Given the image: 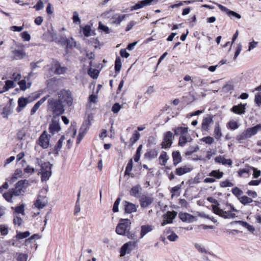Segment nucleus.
<instances>
[{"mask_svg":"<svg viewBox=\"0 0 261 261\" xmlns=\"http://www.w3.org/2000/svg\"><path fill=\"white\" fill-rule=\"evenodd\" d=\"M30 235V232L28 231H25L23 232H21L20 231H17V234L15 236V238L17 240H21V239H23L24 238H27Z\"/></svg>","mask_w":261,"mask_h":261,"instance_id":"nucleus-34","label":"nucleus"},{"mask_svg":"<svg viewBox=\"0 0 261 261\" xmlns=\"http://www.w3.org/2000/svg\"><path fill=\"white\" fill-rule=\"evenodd\" d=\"M126 15H120L119 14H116L114 15L111 18V22L114 24H119L125 18Z\"/></svg>","mask_w":261,"mask_h":261,"instance_id":"nucleus-22","label":"nucleus"},{"mask_svg":"<svg viewBox=\"0 0 261 261\" xmlns=\"http://www.w3.org/2000/svg\"><path fill=\"white\" fill-rule=\"evenodd\" d=\"M158 0H143L138 2L136 5L130 7V10L134 11L141 9L145 6H149L155 2L156 3Z\"/></svg>","mask_w":261,"mask_h":261,"instance_id":"nucleus-14","label":"nucleus"},{"mask_svg":"<svg viewBox=\"0 0 261 261\" xmlns=\"http://www.w3.org/2000/svg\"><path fill=\"white\" fill-rule=\"evenodd\" d=\"M200 140L209 145H211L214 142V139L210 136L203 137L201 138Z\"/></svg>","mask_w":261,"mask_h":261,"instance_id":"nucleus-47","label":"nucleus"},{"mask_svg":"<svg viewBox=\"0 0 261 261\" xmlns=\"http://www.w3.org/2000/svg\"><path fill=\"white\" fill-rule=\"evenodd\" d=\"M22 175V172L20 170L17 169L12 175L11 178V181L14 182L18 178L21 177Z\"/></svg>","mask_w":261,"mask_h":261,"instance_id":"nucleus-37","label":"nucleus"},{"mask_svg":"<svg viewBox=\"0 0 261 261\" xmlns=\"http://www.w3.org/2000/svg\"><path fill=\"white\" fill-rule=\"evenodd\" d=\"M61 129L59 120L54 119L49 125V132L51 135L58 133Z\"/></svg>","mask_w":261,"mask_h":261,"instance_id":"nucleus-12","label":"nucleus"},{"mask_svg":"<svg viewBox=\"0 0 261 261\" xmlns=\"http://www.w3.org/2000/svg\"><path fill=\"white\" fill-rule=\"evenodd\" d=\"M58 99L63 104L70 106L72 104L73 98L69 90L62 89L58 93Z\"/></svg>","mask_w":261,"mask_h":261,"instance_id":"nucleus-5","label":"nucleus"},{"mask_svg":"<svg viewBox=\"0 0 261 261\" xmlns=\"http://www.w3.org/2000/svg\"><path fill=\"white\" fill-rule=\"evenodd\" d=\"M176 214V212L174 211L167 212L163 216L164 220L161 224L162 226H164L167 224L171 223L172 222L173 219L175 218Z\"/></svg>","mask_w":261,"mask_h":261,"instance_id":"nucleus-15","label":"nucleus"},{"mask_svg":"<svg viewBox=\"0 0 261 261\" xmlns=\"http://www.w3.org/2000/svg\"><path fill=\"white\" fill-rule=\"evenodd\" d=\"M121 108V106L118 103H116L112 107V111L114 113L116 114L118 113Z\"/></svg>","mask_w":261,"mask_h":261,"instance_id":"nucleus-59","label":"nucleus"},{"mask_svg":"<svg viewBox=\"0 0 261 261\" xmlns=\"http://www.w3.org/2000/svg\"><path fill=\"white\" fill-rule=\"evenodd\" d=\"M123 205L124 208L125 212L128 214H131L137 211V207L135 204L129 202L127 201L123 202Z\"/></svg>","mask_w":261,"mask_h":261,"instance_id":"nucleus-17","label":"nucleus"},{"mask_svg":"<svg viewBox=\"0 0 261 261\" xmlns=\"http://www.w3.org/2000/svg\"><path fill=\"white\" fill-rule=\"evenodd\" d=\"M14 85V82L12 81L8 80L6 82L5 86L4 87V90L2 91H8L10 88H13ZM0 93H2L1 92Z\"/></svg>","mask_w":261,"mask_h":261,"instance_id":"nucleus-45","label":"nucleus"},{"mask_svg":"<svg viewBox=\"0 0 261 261\" xmlns=\"http://www.w3.org/2000/svg\"><path fill=\"white\" fill-rule=\"evenodd\" d=\"M192 170V167L191 166L188 164L176 168L174 173L176 175L181 176L185 174L190 172Z\"/></svg>","mask_w":261,"mask_h":261,"instance_id":"nucleus-16","label":"nucleus"},{"mask_svg":"<svg viewBox=\"0 0 261 261\" xmlns=\"http://www.w3.org/2000/svg\"><path fill=\"white\" fill-rule=\"evenodd\" d=\"M213 212L216 215L225 219H233L236 217L238 211L230 203L226 204V207L221 209L218 205H212Z\"/></svg>","mask_w":261,"mask_h":261,"instance_id":"nucleus-1","label":"nucleus"},{"mask_svg":"<svg viewBox=\"0 0 261 261\" xmlns=\"http://www.w3.org/2000/svg\"><path fill=\"white\" fill-rule=\"evenodd\" d=\"M86 134V132L85 131L82 130V128H81L80 130L79 134L78 135L77 140H76V143L79 144L81 140L83 139V137H84L85 135Z\"/></svg>","mask_w":261,"mask_h":261,"instance_id":"nucleus-57","label":"nucleus"},{"mask_svg":"<svg viewBox=\"0 0 261 261\" xmlns=\"http://www.w3.org/2000/svg\"><path fill=\"white\" fill-rule=\"evenodd\" d=\"M213 122V116L209 115L203 118L201 123L202 131L208 132L210 129L211 124Z\"/></svg>","mask_w":261,"mask_h":261,"instance_id":"nucleus-13","label":"nucleus"},{"mask_svg":"<svg viewBox=\"0 0 261 261\" xmlns=\"http://www.w3.org/2000/svg\"><path fill=\"white\" fill-rule=\"evenodd\" d=\"M228 126L230 129L235 130L238 128L239 125L237 121L232 120L228 123Z\"/></svg>","mask_w":261,"mask_h":261,"instance_id":"nucleus-48","label":"nucleus"},{"mask_svg":"<svg viewBox=\"0 0 261 261\" xmlns=\"http://www.w3.org/2000/svg\"><path fill=\"white\" fill-rule=\"evenodd\" d=\"M29 186V181L25 180H21L19 181L16 185L14 189H12L13 191V194L14 196H19L22 193L24 192L25 189Z\"/></svg>","mask_w":261,"mask_h":261,"instance_id":"nucleus-8","label":"nucleus"},{"mask_svg":"<svg viewBox=\"0 0 261 261\" xmlns=\"http://www.w3.org/2000/svg\"><path fill=\"white\" fill-rule=\"evenodd\" d=\"M38 236L37 234H34L31 237L26 239L25 240L24 244L26 246L30 245V247L31 248L35 247V250H36L37 248V245L35 243V242L34 241V239L37 237Z\"/></svg>","mask_w":261,"mask_h":261,"instance_id":"nucleus-30","label":"nucleus"},{"mask_svg":"<svg viewBox=\"0 0 261 261\" xmlns=\"http://www.w3.org/2000/svg\"><path fill=\"white\" fill-rule=\"evenodd\" d=\"M180 218L182 221H186L188 220H190L191 218H193V217L189 214L184 213L180 215Z\"/></svg>","mask_w":261,"mask_h":261,"instance_id":"nucleus-55","label":"nucleus"},{"mask_svg":"<svg viewBox=\"0 0 261 261\" xmlns=\"http://www.w3.org/2000/svg\"><path fill=\"white\" fill-rule=\"evenodd\" d=\"M49 73H54L56 74L60 75L66 73L67 68L62 66L57 60H52L49 64L46 67Z\"/></svg>","mask_w":261,"mask_h":261,"instance_id":"nucleus-3","label":"nucleus"},{"mask_svg":"<svg viewBox=\"0 0 261 261\" xmlns=\"http://www.w3.org/2000/svg\"><path fill=\"white\" fill-rule=\"evenodd\" d=\"M188 127H177L174 129V134L175 135H180V136L188 135Z\"/></svg>","mask_w":261,"mask_h":261,"instance_id":"nucleus-28","label":"nucleus"},{"mask_svg":"<svg viewBox=\"0 0 261 261\" xmlns=\"http://www.w3.org/2000/svg\"><path fill=\"white\" fill-rule=\"evenodd\" d=\"M245 105L242 104L237 106H234L231 109V111L233 113L239 115L244 114L245 113Z\"/></svg>","mask_w":261,"mask_h":261,"instance_id":"nucleus-26","label":"nucleus"},{"mask_svg":"<svg viewBox=\"0 0 261 261\" xmlns=\"http://www.w3.org/2000/svg\"><path fill=\"white\" fill-rule=\"evenodd\" d=\"M214 135L215 138L219 140L222 137L221 129L219 122H216L214 128Z\"/></svg>","mask_w":261,"mask_h":261,"instance_id":"nucleus-31","label":"nucleus"},{"mask_svg":"<svg viewBox=\"0 0 261 261\" xmlns=\"http://www.w3.org/2000/svg\"><path fill=\"white\" fill-rule=\"evenodd\" d=\"M173 162L174 166H176L178 164L181 162L182 158L180 153L178 151H175L172 152Z\"/></svg>","mask_w":261,"mask_h":261,"instance_id":"nucleus-25","label":"nucleus"},{"mask_svg":"<svg viewBox=\"0 0 261 261\" xmlns=\"http://www.w3.org/2000/svg\"><path fill=\"white\" fill-rule=\"evenodd\" d=\"M218 7L221 11L225 12L228 15H232L234 17H236L237 18H238L239 19L241 18V15L239 14H238L234 11L229 10L226 7H225L219 4L218 5Z\"/></svg>","mask_w":261,"mask_h":261,"instance_id":"nucleus-27","label":"nucleus"},{"mask_svg":"<svg viewBox=\"0 0 261 261\" xmlns=\"http://www.w3.org/2000/svg\"><path fill=\"white\" fill-rule=\"evenodd\" d=\"M47 104L48 110L50 111L53 115L59 116L64 113L65 105L58 99L49 98L47 100Z\"/></svg>","mask_w":261,"mask_h":261,"instance_id":"nucleus-2","label":"nucleus"},{"mask_svg":"<svg viewBox=\"0 0 261 261\" xmlns=\"http://www.w3.org/2000/svg\"><path fill=\"white\" fill-rule=\"evenodd\" d=\"M195 247L196 249H197L199 252L201 253H209L211 254L208 251L206 250V249L203 247L202 245L199 244H195Z\"/></svg>","mask_w":261,"mask_h":261,"instance_id":"nucleus-52","label":"nucleus"},{"mask_svg":"<svg viewBox=\"0 0 261 261\" xmlns=\"http://www.w3.org/2000/svg\"><path fill=\"white\" fill-rule=\"evenodd\" d=\"M28 259V255L24 253H20L19 254L17 261H27Z\"/></svg>","mask_w":261,"mask_h":261,"instance_id":"nucleus-63","label":"nucleus"},{"mask_svg":"<svg viewBox=\"0 0 261 261\" xmlns=\"http://www.w3.org/2000/svg\"><path fill=\"white\" fill-rule=\"evenodd\" d=\"M12 53L14 55L13 58L15 60H22L27 57L26 53L23 49H14L12 51Z\"/></svg>","mask_w":261,"mask_h":261,"instance_id":"nucleus-19","label":"nucleus"},{"mask_svg":"<svg viewBox=\"0 0 261 261\" xmlns=\"http://www.w3.org/2000/svg\"><path fill=\"white\" fill-rule=\"evenodd\" d=\"M66 43L67 47L75 46L76 45L75 41L72 38L70 39H66Z\"/></svg>","mask_w":261,"mask_h":261,"instance_id":"nucleus-58","label":"nucleus"},{"mask_svg":"<svg viewBox=\"0 0 261 261\" xmlns=\"http://www.w3.org/2000/svg\"><path fill=\"white\" fill-rule=\"evenodd\" d=\"M178 236L174 232H172L171 234H170V235H169L167 237V239L169 241H172V242L175 241L178 239Z\"/></svg>","mask_w":261,"mask_h":261,"instance_id":"nucleus-64","label":"nucleus"},{"mask_svg":"<svg viewBox=\"0 0 261 261\" xmlns=\"http://www.w3.org/2000/svg\"><path fill=\"white\" fill-rule=\"evenodd\" d=\"M130 221L129 220L121 219L120 223L116 228V232L119 235H125L130 229Z\"/></svg>","mask_w":261,"mask_h":261,"instance_id":"nucleus-7","label":"nucleus"},{"mask_svg":"<svg viewBox=\"0 0 261 261\" xmlns=\"http://www.w3.org/2000/svg\"><path fill=\"white\" fill-rule=\"evenodd\" d=\"M140 189L139 186H137L133 187L130 191V195L134 197L137 196L139 193Z\"/></svg>","mask_w":261,"mask_h":261,"instance_id":"nucleus-42","label":"nucleus"},{"mask_svg":"<svg viewBox=\"0 0 261 261\" xmlns=\"http://www.w3.org/2000/svg\"><path fill=\"white\" fill-rule=\"evenodd\" d=\"M142 149V145H140L137 148L136 154L134 157V161L136 162H138L140 160L141 156V150Z\"/></svg>","mask_w":261,"mask_h":261,"instance_id":"nucleus-53","label":"nucleus"},{"mask_svg":"<svg viewBox=\"0 0 261 261\" xmlns=\"http://www.w3.org/2000/svg\"><path fill=\"white\" fill-rule=\"evenodd\" d=\"M168 159L167 153L165 151H162L159 158L160 164L161 165L165 166L166 164Z\"/></svg>","mask_w":261,"mask_h":261,"instance_id":"nucleus-33","label":"nucleus"},{"mask_svg":"<svg viewBox=\"0 0 261 261\" xmlns=\"http://www.w3.org/2000/svg\"><path fill=\"white\" fill-rule=\"evenodd\" d=\"M192 141V138L189 135L180 136L178 141V145L180 146H184L188 142Z\"/></svg>","mask_w":261,"mask_h":261,"instance_id":"nucleus-29","label":"nucleus"},{"mask_svg":"<svg viewBox=\"0 0 261 261\" xmlns=\"http://www.w3.org/2000/svg\"><path fill=\"white\" fill-rule=\"evenodd\" d=\"M36 164L41 166V181H44L49 179L51 175V164L49 162H44L42 163V161L39 159H36Z\"/></svg>","mask_w":261,"mask_h":261,"instance_id":"nucleus-4","label":"nucleus"},{"mask_svg":"<svg viewBox=\"0 0 261 261\" xmlns=\"http://www.w3.org/2000/svg\"><path fill=\"white\" fill-rule=\"evenodd\" d=\"M121 199L120 198L118 197L117 198L116 201L114 202V204L113 205V211L114 213L118 212L119 211L118 206L120 203Z\"/></svg>","mask_w":261,"mask_h":261,"instance_id":"nucleus-54","label":"nucleus"},{"mask_svg":"<svg viewBox=\"0 0 261 261\" xmlns=\"http://www.w3.org/2000/svg\"><path fill=\"white\" fill-rule=\"evenodd\" d=\"M18 84L19 85L20 88L23 91L25 90L28 88H29L31 86V83H28L27 84V82L24 80H22L19 81Z\"/></svg>","mask_w":261,"mask_h":261,"instance_id":"nucleus-39","label":"nucleus"},{"mask_svg":"<svg viewBox=\"0 0 261 261\" xmlns=\"http://www.w3.org/2000/svg\"><path fill=\"white\" fill-rule=\"evenodd\" d=\"M173 138L172 132H167L164 135L163 141L162 143V148H167L170 147L172 143Z\"/></svg>","mask_w":261,"mask_h":261,"instance_id":"nucleus-11","label":"nucleus"},{"mask_svg":"<svg viewBox=\"0 0 261 261\" xmlns=\"http://www.w3.org/2000/svg\"><path fill=\"white\" fill-rule=\"evenodd\" d=\"M153 199L148 196H143L141 198L140 205L142 207L146 208L150 205L153 202Z\"/></svg>","mask_w":261,"mask_h":261,"instance_id":"nucleus-20","label":"nucleus"},{"mask_svg":"<svg viewBox=\"0 0 261 261\" xmlns=\"http://www.w3.org/2000/svg\"><path fill=\"white\" fill-rule=\"evenodd\" d=\"M192 82L194 83L195 85L197 86H202L206 84V81L200 77L193 78Z\"/></svg>","mask_w":261,"mask_h":261,"instance_id":"nucleus-35","label":"nucleus"},{"mask_svg":"<svg viewBox=\"0 0 261 261\" xmlns=\"http://www.w3.org/2000/svg\"><path fill=\"white\" fill-rule=\"evenodd\" d=\"M21 37L22 39L27 41H29L31 39V36L28 33V32H23L21 34Z\"/></svg>","mask_w":261,"mask_h":261,"instance_id":"nucleus-60","label":"nucleus"},{"mask_svg":"<svg viewBox=\"0 0 261 261\" xmlns=\"http://www.w3.org/2000/svg\"><path fill=\"white\" fill-rule=\"evenodd\" d=\"M31 100L29 99V98L20 97L18 100V107L16 109L17 112H20L22 109H23L28 103L30 102Z\"/></svg>","mask_w":261,"mask_h":261,"instance_id":"nucleus-18","label":"nucleus"},{"mask_svg":"<svg viewBox=\"0 0 261 261\" xmlns=\"http://www.w3.org/2000/svg\"><path fill=\"white\" fill-rule=\"evenodd\" d=\"M73 21L75 23H80L81 19L79 16V14L76 11H75L73 13V17H72Z\"/></svg>","mask_w":261,"mask_h":261,"instance_id":"nucleus-56","label":"nucleus"},{"mask_svg":"<svg viewBox=\"0 0 261 261\" xmlns=\"http://www.w3.org/2000/svg\"><path fill=\"white\" fill-rule=\"evenodd\" d=\"M50 138V135L47 134L46 130H44L39 137L38 143L43 148H47L49 145Z\"/></svg>","mask_w":261,"mask_h":261,"instance_id":"nucleus-9","label":"nucleus"},{"mask_svg":"<svg viewBox=\"0 0 261 261\" xmlns=\"http://www.w3.org/2000/svg\"><path fill=\"white\" fill-rule=\"evenodd\" d=\"M9 232V227L6 224L0 225V233L3 236L7 235Z\"/></svg>","mask_w":261,"mask_h":261,"instance_id":"nucleus-40","label":"nucleus"},{"mask_svg":"<svg viewBox=\"0 0 261 261\" xmlns=\"http://www.w3.org/2000/svg\"><path fill=\"white\" fill-rule=\"evenodd\" d=\"M13 195H14L13 194V191L12 190V191L10 192L5 193L3 194V197L7 201L11 202L12 198Z\"/></svg>","mask_w":261,"mask_h":261,"instance_id":"nucleus-51","label":"nucleus"},{"mask_svg":"<svg viewBox=\"0 0 261 261\" xmlns=\"http://www.w3.org/2000/svg\"><path fill=\"white\" fill-rule=\"evenodd\" d=\"M65 138L64 136H62L61 138L58 141L57 144L55 146V150L57 151V153L60 150L62 147L63 142L64 141Z\"/></svg>","mask_w":261,"mask_h":261,"instance_id":"nucleus-38","label":"nucleus"},{"mask_svg":"<svg viewBox=\"0 0 261 261\" xmlns=\"http://www.w3.org/2000/svg\"><path fill=\"white\" fill-rule=\"evenodd\" d=\"M98 73V70L95 69L90 68L88 70L89 75L93 79H97Z\"/></svg>","mask_w":261,"mask_h":261,"instance_id":"nucleus-43","label":"nucleus"},{"mask_svg":"<svg viewBox=\"0 0 261 261\" xmlns=\"http://www.w3.org/2000/svg\"><path fill=\"white\" fill-rule=\"evenodd\" d=\"M24 171L25 173H28V174H33V173L35 172V169L31 167V166L30 165H28L24 169Z\"/></svg>","mask_w":261,"mask_h":261,"instance_id":"nucleus-61","label":"nucleus"},{"mask_svg":"<svg viewBox=\"0 0 261 261\" xmlns=\"http://www.w3.org/2000/svg\"><path fill=\"white\" fill-rule=\"evenodd\" d=\"M154 228L152 225H143L141 227L140 238H143L147 233L151 232Z\"/></svg>","mask_w":261,"mask_h":261,"instance_id":"nucleus-21","label":"nucleus"},{"mask_svg":"<svg viewBox=\"0 0 261 261\" xmlns=\"http://www.w3.org/2000/svg\"><path fill=\"white\" fill-rule=\"evenodd\" d=\"M260 130H261V124H258L253 127L247 128L242 134L238 136V140L242 141L256 135Z\"/></svg>","mask_w":261,"mask_h":261,"instance_id":"nucleus-6","label":"nucleus"},{"mask_svg":"<svg viewBox=\"0 0 261 261\" xmlns=\"http://www.w3.org/2000/svg\"><path fill=\"white\" fill-rule=\"evenodd\" d=\"M140 136V134L137 131H135L134 134L130 139V142L132 144L135 143L137 141L139 140Z\"/></svg>","mask_w":261,"mask_h":261,"instance_id":"nucleus-49","label":"nucleus"},{"mask_svg":"<svg viewBox=\"0 0 261 261\" xmlns=\"http://www.w3.org/2000/svg\"><path fill=\"white\" fill-rule=\"evenodd\" d=\"M83 33H84L85 36L88 37L91 35V28L89 25H85L83 28Z\"/></svg>","mask_w":261,"mask_h":261,"instance_id":"nucleus-46","label":"nucleus"},{"mask_svg":"<svg viewBox=\"0 0 261 261\" xmlns=\"http://www.w3.org/2000/svg\"><path fill=\"white\" fill-rule=\"evenodd\" d=\"M148 156L151 158H155L157 156L158 152L156 149H152L148 152Z\"/></svg>","mask_w":261,"mask_h":261,"instance_id":"nucleus-62","label":"nucleus"},{"mask_svg":"<svg viewBox=\"0 0 261 261\" xmlns=\"http://www.w3.org/2000/svg\"><path fill=\"white\" fill-rule=\"evenodd\" d=\"M47 200L45 197H39L35 203V205L39 209L42 208L47 204Z\"/></svg>","mask_w":261,"mask_h":261,"instance_id":"nucleus-24","label":"nucleus"},{"mask_svg":"<svg viewBox=\"0 0 261 261\" xmlns=\"http://www.w3.org/2000/svg\"><path fill=\"white\" fill-rule=\"evenodd\" d=\"M137 241L128 242L125 243L120 249V256H124L126 254L129 253L135 247Z\"/></svg>","mask_w":261,"mask_h":261,"instance_id":"nucleus-10","label":"nucleus"},{"mask_svg":"<svg viewBox=\"0 0 261 261\" xmlns=\"http://www.w3.org/2000/svg\"><path fill=\"white\" fill-rule=\"evenodd\" d=\"M216 162L222 164L223 165H228L231 166L232 164V162L230 159H226L223 156L219 155L215 158Z\"/></svg>","mask_w":261,"mask_h":261,"instance_id":"nucleus-23","label":"nucleus"},{"mask_svg":"<svg viewBox=\"0 0 261 261\" xmlns=\"http://www.w3.org/2000/svg\"><path fill=\"white\" fill-rule=\"evenodd\" d=\"M223 173L219 170H213L208 174V176L214 177L217 179H220L222 177Z\"/></svg>","mask_w":261,"mask_h":261,"instance_id":"nucleus-36","label":"nucleus"},{"mask_svg":"<svg viewBox=\"0 0 261 261\" xmlns=\"http://www.w3.org/2000/svg\"><path fill=\"white\" fill-rule=\"evenodd\" d=\"M121 68V60L119 57H117L115 62V69L116 72H119Z\"/></svg>","mask_w":261,"mask_h":261,"instance_id":"nucleus-41","label":"nucleus"},{"mask_svg":"<svg viewBox=\"0 0 261 261\" xmlns=\"http://www.w3.org/2000/svg\"><path fill=\"white\" fill-rule=\"evenodd\" d=\"M133 168V160L132 159L130 160L128 163L127 165V166L125 171V175H129L130 172L132 170Z\"/></svg>","mask_w":261,"mask_h":261,"instance_id":"nucleus-50","label":"nucleus"},{"mask_svg":"<svg viewBox=\"0 0 261 261\" xmlns=\"http://www.w3.org/2000/svg\"><path fill=\"white\" fill-rule=\"evenodd\" d=\"M240 202L243 205H247L253 202L251 198L247 196H242L239 198Z\"/></svg>","mask_w":261,"mask_h":261,"instance_id":"nucleus-32","label":"nucleus"},{"mask_svg":"<svg viewBox=\"0 0 261 261\" xmlns=\"http://www.w3.org/2000/svg\"><path fill=\"white\" fill-rule=\"evenodd\" d=\"M231 192L232 194L236 197H237L238 198L240 197H241V196L243 194V192L242 191V190H241L238 187H235L233 188L231 190Z\"/></svg>","mask_w":261,"mask_h":261,"instance_id":"nucleus-44","label":"nucleus"}]
</instances>
